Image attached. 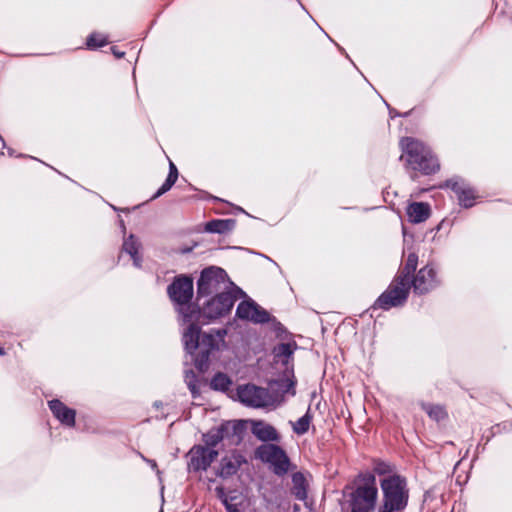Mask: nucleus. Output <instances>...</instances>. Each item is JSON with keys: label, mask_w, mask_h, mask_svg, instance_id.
Segmentation results:
<instances>
[{"label": "nucleus", "mask_w": 512, "mask_h": 512, "mask_svg": "<svg viewBox=\"0 0 512 512\" xmlns=\"http://www.w3.org/2000/svg\"><path fill=\"white\" fill-rule=\"evenodd\" d=\"M417 263L418 256L415 253H410L404 267L399 270L388 288L377 298L373 308L389 310L404 305L411 289V278Z\"/></svg>", "instance_id": "nucleus-1"}, {"label": "nucleus", "mask_w": 512, "mask_h": 512, "mask_svg": "<svg viewBox=\"0 0 512 512\" xmlns=\"http://www.w3.org/2000/svg\"><path fill=\"white\" fill-rule=\"evenodd\" d=\"M381 499L377 512H404L408 506L409 488L407 479L398 474L380 480Z\"/></svg>", "instance_id": "nucleus-2"}, {"label": "nucleus", "mask_w": 512, "mask_h": 512, "mask_svg": "<svg viewBox=\"0 0 512 512\" xmlns=\"http://www.w3.org/2000/svg\"><path fill=\"white\" fill-rule=\"evenodd\" d=\"M378 488L376 477L371 472L360 474L349 493L350 512H374L378 509Z\"/></svg>", "instance_id": "nucleus-3"}, {"label": "nucleus", "mask_w": 512, "mask_h": 512, "mask_svg": "<svg viewBox=\"0 0 512 512\" xmlns=\"http://www.w3.org/2000/svg\"><path fill=\"white\" fill-rule=\"evenodd\" d=\"M401 148L408 166L415 171L429 175L439 170V162L432 151L423 142L412 137L402 138Z\"/></svg>", "instance_id": "nucleus-4"}, {"label": "nucleus", "mask_w": 512, "mask_h": 512, "mask_svg": "<svg viewBox=\"0 0 512 512\" xmlns=\"http://www.w3.org/2000/svg\"><path fill=\"white\" fill-rule=\"evenodd\" d=\"M167 293L171 301L177 306L183 322L192 321L196 312L190 304L193 297V279L186 275L175 277L168 286Z\"/></svg>", "instance_id": "nucleus-5"}, {"label": "nucleus", "mask_w": 512, "mask_h": 512, "mask_svg": "<svg viewBox=\"0 0 512 512\" xmlns=\"http://www.w3.org/2000/svg\"><path fill=\"white\" fill-rule=\"evenodd\" d=\"M229 284L232 283L224 269L215 266L205 268L197 281V299L227 292Z\"/></svg>", "instance_id": "nucleus-6"}, {"label": "nucleus", "mask_w": 512, "mask_h": 512, "mask_svg": "<svg viewBox=\"0 0 512 512\" xmlns=\"http://www.w3.org/2000/svg\"><path fill=\"white\" fill-rule=\"evenodd\" d=\"M238 400L247 407L265 408L273 406L277 398L269 389L254 384H244L237 387Z\"/></svg>", "instance_id": "nucleus-7"}, {"label": "nucleus", "mask_w": 512, "mask_h": 512, "mask_svg": "<svg viewBox=\"0 0 512 512\" xmlns=\"http://www.w3.org/2000/svg\"><path fill=\"white\" fill-rule=\"evenodd\" d=\"M225 329H211L209 332L201 334L199 352L194 358L195 367L203 372L209 366L210 353L218 349L219 344L224 341L226 336Z\"/></svg>", "instance_id": "nucleus-8"}, {"label": "nucleus", "mask_w": 512, "mask_h": 512, "mask_svg": "<svg viewBox=\"0 0 512 512\" xmlns=\"http://www.w3.org/2000/svg\"><path fill=\"white\" fill-rule=\"evenodd\" d=\"M255 455L261 461L269 463L273 467V472L278 476L286 474L289 470V458L278 445L262 444L256 449Z\"/></svg>", "instance_id": "nucleus-9"}, {"label": "nucleus", "mask_w": 512, "mask_h": 512, "mask_svg": "<svg viewBox=\"0 0 512 512\" xmlns=\"http://www.w3.org/2000/svg\"><path fill=\"white\" fill-rule=\"evenodd\" d=\"M237 297L232 292L218 293L207 302L203 303L202 312L208 319H216L228 314Z\"/></svg>", "instance_id": "nucleus-10"}, {"label": "nucleus", "mask_w": 512, "mask_h": 512, "mask_svg": "<svg viewBox=\"0 0 512 512\" xmlns=\"http://www.w3.org/2000/svg\"><path fill=\"white\" fill-rule=\"evenodd\" d=\"M218 451L203 445H194L187 453V469L189 472L206 471L217 458Z\"/></svg>", "instance_id": "nucleus-11"}, {"label": "nucleus", "mask_w": 512, "mask_h": 512, "mask_svg": "<svg viewBox=\"0 0 512 512\" xmlns=\"http://www.w3.org/2000/svg\"><path fill=\"white\" fill-rule=\"evenodd\" d=\"M236 315L242 320H247L255 324H264L274 320L267 310L251 299L239 303L236 309Z\"/></svg>", "instance_id": "nucleus-12"}, {"label": "nucleus", "mask_w": 512, "mask_h": 512, "mask_svg": "<svg viewBox=\"0 0 512 512\" xmlns=\"http://www.w3.org/2000/svg\"><path fill=\"white\" fill-rule=\"evenodd\" d=\"M439 284L440 281L437 277V272L430 264L422 267L418 273L411 278V287H413L415 293L420 295L430 292Z\"/></svg>", "instance_id": "nucleus-13"}, {"label": "nucleus", "mask_w": 512, "mask_h": 512, "mask_svg": "<svg viewBox=\"0 0 512 512\" xmlns=\"http://www.w3.org/2000/svg\"><path fill=\"white\" fill-rule=\"evenodd\" d=\"M245 422L242 420L226 421L221 424L223 443L226 446H237L245 433Z\"/></svg>", "instance_id": "nucleus-14"}, {"label": "nucleus", "mask_w": 512, "mask_h": 512, "mask_svg": "<svg viewBox=\"0 0 512 512\" xmlns=\"http://www.w3.org/2000/svg\"><path fill=\"white\" fill-rule=\"evenodd\" d=\"M445 187L450 188L456 193L461 206L470 208L474 205V191L462 179L457 177L451 178L445 182Z\"/></svg>", "instance_id": "nucleus-15"}, {"label": "nucleus", "mask_w": 512, "mask_h": 512, "mask_svg": "<svg viewBox=\"0 0 512 512\" xmlns=\"http://www.w3.org/2000/svg\"><path fill=\"white\" fill-rule=\"evenodd\" d=\"M198 318V313L195 312V318L192 321L185 322L188 324L187 328H185L183 332V343L185 350L189 354H193L197 349H199V345L201 342V330L200 327L194 323V320Z\"/></svg>", "instance_id": "nucleus-16"}, {"label": "nucleus", "mask_w": 512, "mask_h": 512, "mask_svg": "<svg viewBox=\"0 0 512 512\" xmlns=\"http://www.w3.org/2000/svg\"><path fill=\"white\" fill-rule=\"evenodd\" d=\"M48 406L54 417L58 419L63 425L68 427H73L75 425L76 411L74 409L67 407L58 399L49 401Z\"/></svg>", "instance_id": "nucleus-17"}, {"label": "nucleus", "mask_w": 512, "mask_h": 512, "mask_svg": "<svg viewBox=\"0 0 512 512\" xmlns=\"http://www.w3.org/2000/svg\"><path fill=\"white\" fill-rule=\"evenodd\" d=\"M297 348L295 342L280 343L273 349L274 358L285 366V371L293 373V354Z\"/></svg>", "instance_id": "nucleus-18"}, {"label": "nucleus", "mask_w": 512, "mask_h": 512, "mask_svg": "<svg viewBox=\"0 0 512 512\" xmlns=\"http://www.w3.org/2000/svg\"><path fill=\"white\" fill-rule=\"evenodd\" d=\"M253 435L261 441H278L280 436L277 430L263 421H254L252 425Z\"/></svg>", "instance_id": "nucleus-19"}, {"label": "nucleus", "mask_w": 512, "mask_h": 512, "mask_svg": "<svg viewBox=\"0 0 512 512\" xmlns=\"http://www.w3.org/2000/svg\"><path fill=\"white\" fill-rule=\"evenodd\" d=\"M407 216L411 223H422L430 216V206L424 202H413L407 207Z\"/></svg>", "instance_id": "nucleus-20"}, {"label": "nucleus", "mask_w": 512, "mask_h": 512, "mask_svg": "<svg viewBox=\"0 0 512 512\" xmlns=\"http://www.w3.org/2000/svg\"><path fill=\"white\" fill-rule=\"evenodd\" d=\"M234 219H215L206 223L205 231L209 233L224 234L230 232L235 227Z\"/></svg>", "instance_id": "nucleus-21"}, {"label": "nucleus", "mask_w": 512, "mask_h": 512, "mask_svg": "<svg viewBox=\"0 0 512 512\" xmlns=\"http://www.w3.org/2000/svg\"><path fill=\"white\" fill-rule=\"evenodd\" d=\"M139 247L140 243L134 237V235H129L123 242L122 250L129 254L133 260V264L135 267H141V256L139 255Z\"/></svg>", "instance_id": "nucleus-22"}, {"label": "nucleus", "mask_w": 512, "mask_h": 512, "mask_svg": "<svg viewBox=\"0 0 512 512\" xmlns=\"http://www.w3.org/2000/svg\"><path fill=\"white\" fill-rule=\"evenodd\" d=\"M292 494L298 500H305L307 497L306 479L300 472L292 475Z\"/></svg>", "instance_id": "nucleus-23"}, {"label": "nucleus", "mask_w": 512, "mask_h": 512, "mask_svg": "<svg viewBox=\"0 0 512 512\" xmlns=\"http://www.w3.org/2000/svg\"><path fill=\"white\" fill-rule=\"evenodd\" d=\"M177 179H178L177 167L175 166V164L172 161H170L168 176H167L165 182L161 185V187L157 190V192L153 196V199H156V198L160 197L161 195H163L164 193H166L167 191H169L171 189V187L175 184Z\"/></svg>", "instance_id": "nucleus-24"}, {"label": "nucleus", "mask_w": 512, "mask_h": 512, "mask_svg": "<svg viewBox=\"0 0 512 512\" xmlns=\"http://www.w3.org/2000/svg\"><path fill=\"white\" fill-rule=\"evenodd\" d=\"M223 436L221 431V425L210 429L207 433L203 434V441L205 447L214 449L220 442H223Z\"/></svg>", "instance_id": "nucleus-25"}, {"label": "nucleus", "mask_w": 512, "mask_h": 512, "mask_svg": "<svg viewBox=\"0 0 512 512\" xmlns=\"http://www.w3.org/2000/svg\"><path fill=\"white\" fill-rule=\"evenodd\" d=\"M312 421L310 409L307 410L305 415L300 417L295 423H292L293 432L297 435H304L308 432Z\"/></svg>", "instance_id": "nucleus-26"}, {"label": "nucleus", "mask_w": 512, "mask_h": 512, "mask_svg": "<svg viewBox=\"0 0 512 512\" xmlns=\"http://www.w3.org/2000/svg\"><path fill=\"white\" fill-rule=\"evenodd\" d=\"M231 384V379L226 374L219 372L215 374L214 377L212 378L210 386L212 389L216 391L224 392L229 389Z\"/></svg>", "instance_id": "nucleus-27"}, {"label": "nucleus", "mask_w": 512, "mask_h": 512, "mask_svg": "<svg viewBox=\"0 0 512 512\" xmlns=\"http://www.w3.org/2000/svg\"><path fill=\"white\" fill-rule=\"evenodd\" d=\"M239 464L232 459L225 457L220 464L219 475L223 478H228L237 473Z\"/></svg>", "instance_id": "nucleus-28"}, {"label": "nucleus", "mask_w": 512, "mask_h": 512, "mask_svg": "<svg viewBox=\"0 0 512 512\" xmlns=\"http://www.w3.org/2000/svg\"><path fill=\"white\" fill-rule=\"evenodd\" d=\"M216 493H217L218 498L221 500V502L225 506V509H226L227 512H239L240 511L238 505L234 504L232 502L234 500V498L233 497H228L225 494L223 488L217 487L216 488Z\"/></svg>", "instance_id": "nucleus-29"}, {"label": "nucleus", "mask_w": 512, "mask_h": 512, "mask_svg": "<svg viewBox=\"0 0 512 512\" xmlns=\"http://www.w3.org/2000/svg\"><path fill=\"white\" fill-rule=\"evenodd\" d=\"M286 379H283L278 383L282 393H291L292 395H295V384L296 380L294 378V373H288L285 371Z\"/></svg>", "instance_id": "nucleus-30"}, {"label": "nucleus", "mask_w": 512, "mask_h": 512, "mask_svg": "<svg viewBox=\"0 0 512 512\" xmlns=\"http://www.w3.org/2000/svg\"><path fill=\"white\" fill-rule=\"evenodd\" d=\"M108 43L106 36L99 33H92L89 35L86 41V45L88 49H96L99 47H103Z\"/></svg>", "instance_id": "nucleus-31"}, {"label": "nucleus", "mask_w": 512, "mask_h": 512, "mask_svg": "<svg viewBox=\"0 0 512 512\" xmlns=\"http://www.w3.org/2000/svg\"><path fill=\"white\" fill-rule=\"evenodd\" d=\"M423 408L427 412L429 417L436 421L443 420L446 417V411L444 410L443 407H441L439 405L427 404V405H424Z\"/></svg>", "instance_id": "nucleus-32"}, {"label": "nucleus", "mask_w": 512, "mask_h": 512, "mask_svg": "<svg viewBox=\"0 0 512 512\" xmlns=\"http://www.w3.org/2000/svg\"><path fill=\"white\" fill-rule=\"evenodd\" d=\"M185 382L189 390L191 391L192 395L195 397L199 391L197 387V376L193 370L185 371Z\"/></svg>", "instance_id": "nucleus-33"}, {"label": "nucleus", "mask_w": 512, "mask_h": 512, "mask_svg": "<svg viewBox=\"0 0 512 512\" xmlns=\"http://www.w3.org/2000/svg\"><path fill=\"white\" fill-rule=\"evenodd\" d=\"M112 53L115 55L116 58H122L124 57L125 53L122 51H119L116 47L111 48Z\"/></svg>", "instance_id": "nucleus-34"}, {"label": "nucleus", "mask_w": 512, "mask_h": 512, "mask_svg": "<svg viewBox=\"0 0 512 512\" xmlns=\"http://www.w3.org/2000/svg\"><path fill=\"white\" fill-rule=\"evenodd\" d=\"M149 463H150V466H152V468L156 467V462L155 461H149Z\"/></svg>", "instance_id": "nucleus-35"}, {"label": "nucleus", "mask_w": 512, "mask_h": 512, "mask_svg": "<svg viewBox=\"0 0 512 512\" xmlns=\"http://www.w3.org/2000/svg\"><path fill=\"white\" fill-rule=\"evenodd\" d=\"M154 405L158 408V407H160V405H162V403L161 402H155Z\"/></svg>", "instance_id": "nucleus-36"}, {"label": "nucleus", "mask_w": 512, "mask_h": 512, "mask_svg": "<svg viewBox=\"0 0 512 512\" xmlns=\"http://www.w3.org/2000/svg\"><path fill=\"white\" fill-rule=\"evenodd\" d=\"M4 354V349L0 347V355Z\"/></svg>", "instance_id": "nucleus-37"}, {"label": "nucleus", "mask_w": 512, "mask_h": 512, "mask_svg": "<svg viewBox=\"0 0 512 512\" xmlns=\"http://www.w3.org/2000/svg\"><path fill=\"white\" fill-rule=\"evenodd\" d=\"M394 116H397L396 112H393V115H391V118H394Z\"/></svg>", "instance_id": "nucleus-38"}, {"label": "nucleus", "mask_w": 512, "mask_h": 512, "mask_svg": "<svg viewBox=\"0 0 512 512\" xmlns=\"http://www.w3.org/2000/svg\"><path fill=\"white\" fill-rule=\"evenodd\" d=\"M394 116H397L396 112H393V115H391V118H394Z\"/></svg>", "instance_id": "nucleus-39"}, {"label": "nucleus", "mask_w": 512, "mask_h": 512, "mask_svg": "<svg viewBox=\"0 0 512 512\" xmlns=\"http://www.w3.org/2000/svg\"><path fill=\"white\" fill-rule=\"evenodd\" d=\"M394 116H397L396 112H393V115H391V118H394Z\"/></svg>", "instance_id": "nucleus-40"}]
</instances>
